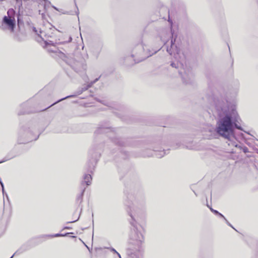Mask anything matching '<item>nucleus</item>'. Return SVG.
<instances>
[{
	"label": "nucleus",
	"mask_w": 258,
	"mask_h": 258,
	"mask_svg": "<svg viewBox=\"0 0 258 258\" xmlns=\"http://www.w3.org/2000/svg\"><path fill=\"white\" fill-rule=\"evenodd\" d=\"M213 102L220 118L217 123L215 131L217 134L231 141L235 138V128L242 130V127L237 124L239 116L237 112L232 109V112L229 113V103L223 95L217 92L216 97L213 96Z\"/></svg>",
	"instance_id": "1"
},
{
	"label": "nucleus",
	"mask_w": 258,
	"mask_h": 258,
	"mask_svg": "<svg viewBox=\"0 0 258 258\" xmlns=\"http://www.w3.org/2000/svg\"><path fill=\"white\" fill-rule=\"evenodd\" d=\"M145 205V198L142 196L136 198L133 203L128 206L127 213L132 218L130 224L133 226L129 235L128 247L126 249V253L128 255L139 251L144 242V230L141 226L137 225L136 221L141 217Z\"/></svg>",
	"instance_id": "2"
},
{
	"label": "nucleus",
	"mask_w": 258,
	"mask_h": 258,
	"mask_svg": "<svg viewBox=\"0 0 258 258\" xmlns=\"http://www.w3.org/2000/svg\"><path fill=\"white\" fill-rule=\"evenodd\" d=\"M175 41V39L173 40L172 38L171 40V45L170 47L167 46L166 48L167 51L170 55H172L174 54V57L176 60L177 62H171L170 66L176 69H177L180 66H183L181 61L183 60L184 59V55L183 53H180V51L179 48H178L176 46L174 45V42Z\"/></svg>",
	"instance_id": "3"
},
{
	"label": "nucleus",
	"mask_w": 258,
	"mask_h": 258,
	"mask_svg": "<svg viewBox=\"0 0 258 258\" xmlns=\"http://www.w3.org/2000/svg\"><path fill=\"white\" fill-rule=\"evenodd\" d=\"M7 15L3 18L2 28L3 30L8 29L13 32L16 27V12L12 9H9L7 11Z\"/></svg>",
	"instance_id": "4"
},
{
	"label": "nucleus",
	"mask_w": 258,
	"mask_h": 258,
	"mask_svg": "<svg viewBox=\"0 0 258 258\" xmlns=\"http://www.w3.org/2000/svg\"><path fill=\"white\" fill-rule=\"evenodd\" d=\"M48 50L49 51L56 53L60 58L70 65L76 71H78L79 69L82 67L83 63L82 61L77 60L76 59L71 57H68L64 53L58 50L57 48H48Z\"/></svg>",
	"instance_id": "5"
},
{
	"label": "nucleus",
	"mask_w": 258,
	"mask_h": 258,
	"mask_svg": "<svg viewBox=\"0 0 258 258\" xmlns=\"http://www.w3.org/2000/svg\"><path fill=\"white\" fill-rule=\"evenodd\" d=\"M145 51L142 43L135 45L132 49L131 57L134 59L135 63H138L150 56Z\"/></svg>",
	"instance_id": "6"
},
{
	"label": "nucleus",
	"mask_w": 258,
	"mask_h": 258,
	"mask_svg": "<svg viewBox=\"0 0 258 258\" xmlns=\"http://www.w3.org/2000/svg\"><path fill=\"white\" fill-rule=\"evenodd\" d=\"M100 77H99V78H96V79H95L94 81H91L89 84H88V85H86V84H84L82 87H81V88H79L78 89V90H77L76 93L77 94L76 95H69V96H66L64 98H62L58 100H57V101L55 102L54 103H53V104H52L50 106H49L48 107H50L56 104H57V103L59 102H61V101L62 100H64L67 98H72V97H75L77 95H80L83 92L86 91L87 90H88L89 88L91 87L94 84H95L96 82H97L99 78H100Z\"/></svg>",
	"instance_id": "7"
},
{
	"label": "nucleus",
	"mask_w": 258,
	"mask_h": 258,
	"mask_svg": "<svg viewBox=\"0 0 258 258\" xmlns=\"http://www.w3.org/2000/svg\"><path fill=\"white\" fill-rule=\"evenodd\" d=\"M19 135L21 137L26 138L28 142L33 140L31 137L32 133L29 128H21L20 130Z\"/></svg>",
	"instance_id": "8"
},
{
	"label": "nucleus",
	"mask_w": 258,
	"mask_h": 258,
	"mask_svg": "<svg viewBox=\"0 0 258 258\" xmlns=\"http://www.w3.org/2000/svg\"><path fill=\"white\" fill-rule=\"evenodd\" d=\"M179 74L181 76L182 81L184 83L187 84H190L192 82V77L188 76V75H187V73H185L183 75H182V73L179 71Z\"/></svg>",
	"instance_id": "9"
},
{
	"label": "nucleus",
	"mask_w": 258,
	"mask_h": 258,
	"mask_svg": "<svg viewBox=\"0 0 258 258\" xmlns=\"http://www.w3.org/2000/svg\"><path fill=\"white\" fill-rule=\"evenodd\" d=\"M112 141L114 143L119 146H125L127 145V142H125V140L123 139H118L115 138L112 139Z\"/></svg>",
	"instance_id": "10"
},
{
	"label": "nucleus",
	"mask_w": 258,
	"mask_h": 258,
	"mask_svg": "<svg viewBox=\"0 0 258 258\" xmlns=\"http://www.w3.org/2000/svg\"><path fill=\"white\" fill-rule=\"evenodd\" d=\"M92 176L90 174H86L84 175L83 181L82 184H83L84 183L87 185H90L91 184Z\"/></svg>",
	"instance_id": "11"
},
{
	"label": "nucleus",
	"mask_w": 258,
	"mask_h": 258,
	"mask_svg": "<svg viewBox=\"0 0 258 258\" xmlns=\"http://www.w3.org/2000/svg\"><path fill=\"white\" fill-rule=\"evenodd\" d=\"M27 250V248L25 247V246L23 245L22 247H21L19 249H18L15 253L10 257L13 258L15 255H19L24 251H26Z\"/></svg>",
	"instance_id": "12"
},
{
	"label": "nucleus",
	"mask_w": 258,
	"mask_h": 258,
	"mask_svg": "<svg viewBox=\"0 0 258 258\" xmlns=\"http://www.w3.org/2000/svg\"><path fill=\"white\" fill-rule=\"evenodd\" d=\"M234 140L235 139H233L231 141H227V143H228V145L230 146V145H231L232 146H233L236 148L240 149V150H242L243 146L241 145L237 144L235 141H234Z\"/></svg>",
	"instance_id": "13"
},
{
	"label": "nucleus",
	"mask_w": 258,
	"mask_h": 258,
	"mask_svg": "<svg viewBox=\"0 0 258 258\" xmlns=\"http://www.w3.org/2000/svg\"><path fill=\"white\" fill-rule=\"evenodd\" d=\"M61 43H69L72 41V38L71 35H66V36H64L63 37L61 38Z\"/></svg>",
	"instance_id": "14"
},
{
	"label": "nucleus",
	"mask_w": 258,
	"mask_h": 258,
	"mask_svg": "<svg viewBox=\"0 0 258 258\" xmlns=\"http://www.w3.org/2000/svg\"><path fill=\"white\" fill-rule=\"evenodd\" d=\"M86 187H84V188L82 189V191L81 193L77 196V202H79V203H81L83 201V197L84 195V193L85 191Z\"/></svg>",
	"instance_id": "15"
},
{
	"label": "nucleus",
	"mask_w": 258,
	"mask_h": 258,
	"mask_svg": "<svg viewBox=\"0 0 258 258\" xmlns=\"http://www.w3.org/2000/svg\"><path fill=\"white\" fill-rule=\"evenodd\" d=\"M111 130L109 128H102L100 127L98 129L97 132L98 133H108L109 131H110Z\"/></svg>",
	"instance_id": "16"
},
{
	"label": "nucleus",
	"mask_w": 258,
	"mask_h": 258,
	"mask_svg": "<svg viewBox=\"0 0 258 258\" xmlns=\"http://www.w3.org/2000/svg\"><path fill=\"white\" fill-rule=\"evenodd\" d=\"M44 42L46 47H48V46H54V44L55 43L53 41L50 40H46Z\"/></svg>",
	"instance_id": "17"
},
{
	"label": "nucleus",
	"mask_w": 258,
	"mask_h": 258,
	"mask_svg": "<svg viewBox=\"0 0 258 258\" xmlns=\"http://www.w3.org/2000/svg\"><path fill=\"white\" fill-rule=\"evenodd\" d=\"M69 233H66L64 234H60V233H57V234H55L54 235H49V236L50 237H61V236H67L68 234H69Z\"/></svg>",
	"instance_id": "18"
},
{
	"label": "nucleus",
	"mask_w": 258,
	"mask_h": 258,
	"mask_svg": "<svg viewBox=\"0 0 258 258\" xmlns=\"http://www.w3.org/2000/svg\"><path fill=\"white\" fill-rule=\"evenodd\" d=\"M242 150L245 153L249 152L248 149L245 146L243 147Z\"/></svg>",
	"instance_id": "19"
},
{
	"label": "nucleus",
	"mask_w": 258,
	"mask_h": 258,
	"mask_svg": "<svg viewBox=\"0 0 258 258\" xmlns=\"http://www.w3.org/2000/svg\"><path fill=\"white\" fill-rule=\"evenodd\" d=\"M13 158V157H10V158L5 157L4 160L0 161V163H3L4 162L8 161L9 159H10L11 158Z\"/></svg>",
	"instance_id": "20"
},
{
	"label": "nucleus",
	"mask_w": 258,
	"mask_h": 258,
	"mask_svg": "<svg viewBox=\"0 0 258 258\" xmlns=\"http://www.w3.org/2000/svg\"><path fill=\"white\" fill-rule=\"evenodd\" d=\"M94 151L96 152V154H100V150L97 148L94 149Z\"/></svg>",
	"instance_id": "21"
},
{
	"label": "nucleus",
	"mask_w": 258,
	"mask_h": 258,
	"mask_svg": "<svg viewBox=\"0 0 258 258\" xmlns=\"http://www.w3.org/2000/svg\"><path fill=\"white\" fill-rule=\"evenodd\" d=\"M218 216H219L220 217L223 218L224 220H226L225 217L221 213H219V214H218Z\"/></svg>",
	"instance_id": "22"
},
{
	"label": "nucleus",
	"mask_w": 258,
	"mask_h": 258,
	"mask_svg": "<svg viewBox=\"0 0 258 258\" xmlns=\"http://www.w3.org/2000/svg\"><path fill=\"white\" fill-rule=\"evenodd\" d=\"M224 220L226 221V223H227V224L229 226H230V227H232L233 228H234L233 227V226L231 225V224H230V223L227 221V220L226 219V220Z\"/></svg>",
	"instance_id": "23"
},
{
	"label": "nucleus",
	"mask_w": 258,
	"mask_h": 258,
	"mask_svg": "<svg viewBox=\"0 0 258 258\" xmlns=\"http://www.w3.org/2000/svg\"><path fill=\"white\" fill-rule=\"evenodd\" d=\"M33 31H34L36 34H37L38 35H39V34H38V33H37V29H36V28L35 27H33Z\"/></svg>",
	"instance_id": "24"
},
{
	"label": "nucleus",
	"mask_w": 258,
	"mask_h": 258,
	"mask_svg": "<svg viewBox=\"0 0 258 258\" xmlns=\"http://www.w3.org/2000/svg\"><path fill=\"white\" fill-rule=\"evenodd\" d=\"M213 213L216 215H218V214H219V212L218 211L215 210V211H213Z\"/></svg>",
	"instance_id": "25"
},
{
	"label": "nucleus",
	"mask_w": 258,
	"mask_h": 258,
	"mask_svg": "<svg viewBox=\"0 0 258 258\" xmlns=\"http://www.w3.org/2000/svg\"><path fill=\"white\" fill-rule=\"evenodd\" d=\"M164 154H165V153L164 151H161L160 152V156L159 157H161L163 156Z\"/></svg>",
	"instance_id": "26"
},
{
	"label": "nucleus",
	"mask_w": 258,
	"mask_h": 258,
	"mask_svg": "<svg viewBox=\"0 0 258 258\" xmlns=\"http://www.w3.org/2000/svg\"><path fill=\"white\" fill-rule=\"evenodd\" d=\"M1 186H2V188L3 194V195H4L5 194V189H4V185H1Z\"/></svg>",
	"instance_id": "27"
},
{
	"label": "nucleus",
	"mask_w": 258,
	"mask_h": 258,
	"mask_svg": "<svg viewBox=\"0 0 258 258\" xmlns=\"http://www.w3.org/2000/svg\"><path fill=\"white\" fill-rule=\"evenodd\" d=\"M111 251H112V252H114V253H117V252L116 251V250L115 249H114L113 248H112L111 249Z\"/></svg>",
	"instance_id": "28"
},
{
	"label": "nucleus",
	"mask_w": 258,
	"mask_h": 258,
	"mask_svg": "<svg viewBox=\"0 0 258 258\" xmlns=\"http://www.w3.org/2000/svg\"><path fill=\"white\" fill-rule=\"evenodd\" d=\"M77 11L76 12V14L78 16V18H79V10H78V8L77 7ZM79 19V18H78V19Z\"/></svg>",
	"instance_id": "29"
},
{
	"label": "nucleus",
	"mask_w": 258,
	"mask_h": 258,
	"mask_svg": "<svg viewBox=\"0 0 258 258\" xmlns=\"http://www.w3.org/2000/svg\"><path fill=\"white\" fill-rule=\"evenodd\" d=\"M161 39L162 40V41L164 42V44L165 45L166 43H165V41H166V39H163L162 37H161Z\"/></svg>",
	"instance_id": "30"
},
{
	"label": "nucleus",
	"mask_w": 258,
	"mask_h": 258,
	"mask_svg": "<svg viewBox=\"0 0 258 258\" xmlns=\"http://www.w3.org/2000/svg\"><path fill=\"white\" fill-rule=\"evenodd\" d=\"M71 229V228L70 227H68V226H66L63 228V229Z\"/></svg>",
	"instance_id": "31"
},
{
	"label": "nucleus",
	"mask_w": 258,
	"mask_h": 258,
	"mask_svg": "<svg viewBox=\"0 0 258 258\" xmlns=\"http://www.w3.org/2000/svg\"><path fill=\"white\" fill-rule=\"evenodd\" d=\"M207 206L210 208V210L211 211V212H212L213 213V211H215L214 209H213V208H212L211 207H210L209 206V205H207Z\"/></svg>",
	"instance_id": "32"
},
{
	"label": "nucleus",
	"mask_w": 258,
	"mask_h": 258,
	"mask_svg": "<svg viewBox=\"0 0 258 258\" xmlns=\"http://www.w3.org/2000/svg\"><path fill=\"white\" fill-rule=\"evenodd\" d=\"M0 184H1V185H4L3 182H2V179H1V178H0Z\"/></svg>",
	"instance_id": "33"
},
{
	"label": "nucleus",
	"mask_w": 258,
	"mask_h": 258,
	"mask_svg": "<svg viewBox=\"0 0 258 258\" xmlns=\"http://www.w3.org/2000/svg\"><path fill=\"white\" fill-rule=\"evenodd\" d=\"M52 8H53L54 9H55V10H56V11H58V9H57L56 7H54V6H52Z\"/></svg>",
	"instance_id": "34"
},
{
	"label": "nucleus",
	"mask_w": 258,
	"mask_h": 258,
	"mask_svg": "<svg viewBox=\"0 0 258 258\" xmlns=\"http://www.w3.org/2000/svg\"><path fill=\"white\" fill-rule=\"evenodd\" d=\"M44 2L46 3H49V4H50V2L48 0H43Z\"/></svg>",
	"instance_id": "35"
},
{
	"label": "nucleus",
	"mask_w": 258,
	"mask_h": 258,
	"mask_svg": "<svg viewBox=\"0 0 258 258\" xmlns=\"http://www.w3.org/2000/svg\"><path fill=\"white\" fill-rule=\"evenodd\" d=\"M63 14H71V13H70L69 12H64L63 13Z\"/></svg>",
	"instance_id": "36"
},
{
	"label": "nucleus",
	"mask_w": 258,
	"mask_h": 258,
	"mask_svg": "<svg viewBox=\"0 0 258 258\" xmlns=\"http://www.w3.org/2000/svg\"><path fill=\"white\" fill-rule=\"evenodd\" d=\"M117 253V255H118L120 258H121V256H120V254H119L118 252H117V253Z\"/></svg>",
	"instance_id": "37"
},
{
	"label": "nucleus",
	"mask_w": 258,
	"mask_h": 258,
	"mask_svg": "<svg viewBox=\"0 0 258 258\" xmlns=\"http://www.w3.org/2000/svg\"><path fill=\"white\" fill-rule=\"evenodd\" d=\"M50 4H49V3H46L45 2V5H50Z\"/></svg>",
	"instance_id": "38"
},
{
	"label": "nucleus",
	"mask_w": 258,
	"mask_h": 258,
	"mask_svg": "<svg viewBox=\"0 0 258 258\" xmlns=\"http://www.w3.org/2000/svg\"><path fill=\"white\" fill-rule=\"evenodd\" d=\"M171 31H172V29H171ZM171 34H172V37H173V34L172 32H171Z\"/></svg>",
	"instance_id": "39"
},
{
	"label": "nucleus",
	"mask_w": 258,
	"mask_h": 258,
	"mask_svg": "<svg viewBox=\"0 0 258 258\" xmlns=\"http://www.w3.org/2000/svg\"><path fill=\"white\" fill-rule=\"evenodd\" d=\"M18 20V23H19V17H18V20Z\"/></svg>",
	"instance_id": "40"
},
{
	"label": "nucleus",
	"mask_w": 258,
	"mask_h": 258,
	"mask_svg": "<svg viewBox=\"0 0 258 258\" xmlns=\"http://www.w3.org/2000/svg\"><path fill=\"white\" fill-rule=\"evenodd\" d=\"M76 221H72V222H69V223H73V222H75Z\"/></svg>",
	"instance_id": "41"
},
{
	"label": "nucleus",
	"mask_w": 258,
	"mask_h": 258,
	"mask_svg": "<svg viewBox=\"0 0 258 258\" xmlns=\"http://www.w3.org/2000/svg\"><path fill=\"white\" fill-rule=\"evenodd\" d=\"M152 155H153V154H151V155H148V156H152Z\"/></svg>",
	"instance_id": "42"
},
{
	"label": "nucleus",
	"mask_w": 258,
	"mask_h": 258,
	"mask_svg": "<svg viewBox=\"0 0 258 258\" xmlns=\"http://www.w3.org/2000/svg\"><path fill=\"white\" fill-rule=\"evenodd\" d=\"M18 114H19V115H20V114H21L22 113H19Z\"/></svg>",
	"instance_id": "43"
},
{
	"label": "nucleus",
	"mask_w": 258,
	"mask_h": 258,
	"mask_svg": "<svg viewBox=\"0 0 258 258\" xmlns=\"http://www.w3.org/2000/svg\"><path fill=\"white\" fill-rule=\"evenodd\" d=\"M16 1L18 2L19 1V0H16Z\"/></svg>",
	"instance_id": "44"
}]
</instances>
